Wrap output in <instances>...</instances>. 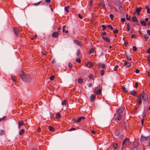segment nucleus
<instances>
[{
	"label": "nucleus",
	"mask_w": 150,
	"mask_h": 150,
	"mask_svg": "<svg viewBox=\"0 0 150 150\" xmlns=\"http://www.w3.org/2000/svg\"><path fill=\"white\" fill-rule=\"evenodd\" d=\"M19 75L22 80L26 82H29L31 81L32 77L29 75L25 74L23 71H20Z\"/></svg>",
	"instance_id": "1"
},
{
	"label": "nucleus",
	"mask_w": 150,
	"mask_h": 150,
	"mask_svg": "<svg viewBox=\"0 0 150 150\" xmlns=\"http://www.w3.org/2000/svg\"><path fill=\"white\" fill-rule=\"evenodd\" d=\"M140 95H142V98L143 100L144 101L146 102L148 101V97L146 93H143Z\"/></svg>",
	"instance_id": "2"
},
{
	"label": "nucleus",
	"mask_w": 150,
	"mask_h": 150,
	"mask_svg": "<svg viewBox=\"0 0 150 150\" xmlns=\"http://www.w3.org/2000/svg\"><path fill=\"white\" fill-rule=\"evenodd\" d=\"M73 41L74 44L80 47L82 46L83 44L81 42V41L75 40H73Z\"/></svg>",
	"instance_id": "3"
},
{
	"label": "nucleus",
	"mask_w": 150,
	"mask_h": 150,
	"mask_svg": "<svg viewBox=\"0 0 150 150\" xmlns=\"http://www.w3.org/2000/svg\"><path fill=\"white\" fill-rule=\"evenodd\" d=\"M129 139L127 138H126L124 140L123 142L122 145L123 146H126L129 144Z\"/></svg>",
	"instance_id": "4"
},
{
	"label": "nucleus",
	"mask_w": 150,
	"mask_h": 150,
	"mask_svg": "<svg viewBox=\"0 0 150 150\" xmlns=\"http://www.w3.org/2000/svg\"><path fill=\"white\" fill-rule=\"evenodd\" d=\"M149 140H150V137L149 136L145 137L142 136L140 139L141 141H149Z\"/></svg>",
	"instance_id": "5"
},
{
	"label": "nucleus",
	"mask_w": 150,
	"mask_h": 150,
	"mask_svg": "<svg viewBox=\"0 0 150 150\" xmlns=\"http://www.w3.org/2000/svg\"><path fill=\"white\" fill-rule=\"evenodd\" d=\"M114 116L115 119L119 121L120 120L122 119L121 115L118 113H116L114 115Z\"/></svg>",
	"instance_id": "6"
},
{
	"label": "nucleus",
	"mask_w": 150,
	"mask_h": 150,
	"mask_svg": "<svg viewBox=\"0 0 150 150\" xmlns=\"http://www.w3.org/2000/svg\"><path fill=\"white\" fill-rule=\"evenodd\" d=\"M13 29L15 34L17 36H18L20 32L19 29L16 27H13Z\"/></svg>",
	"instance_id": "7"
},
{
	"label": "nucleus",
	"mask_w": 150,
	"mask_h": 150,
	"mask_svg": "<svg viewBox=\"0 0 150 150\" xmlns=\"http://www.w3.org/2000/svg\"><path fill=\"white\" fill-rule=\"evenodd\" d=\"M138 98L137 101V103L139 104V105H141L142 104V95H139L137 97Z\"/></svg>",
	"instance_id": "8"
},
{
	"label": "nucleus",
	"mask_w": 150,
	"mask_h": 150,
	"mask_svg": "<svg viewBox=\"0 0 150 150\" xmlns=\"http://www.w3.org/2000/svg\"><path fill=\"white\" fill-rule=\"evenodd\" d=\"M142 8L141 7L137 8L135 10V13H137L138 15H140V11L142 10Z\"/></svg>",
	"instance_id": "9"
},
{
	"label": "nucleus",
	"mask_w": 150,
	"mask_h": 150,
	"mask_svg": "<svg viewBox=\"0 0 150 150\" xmlns=\"http://www.w3.org/2000/svg\"><path fill=\"white\" fill-rule=\"evenodd\" d=\"M102 38L105 41H106L108 42H110V38H108L106 36H103V35L102 36Z\"/></svg>",
	"instance_id": "10"
},
{
	"label": "nucleus",
	"mask_w": 150,
	"mask_h": 150,
	"mask_svg": "<svg viewBox=\"0 0 150 150\" xmlns=\"http://www.w3.org/2000/svg\"><path fill=\"white\" fill-rule=\"evenodd\" d=\"M130 93L132 96L136 97L137 96V92L134 90L131 91L130 92Z\"/></svg>",
	"instance_id": "11"
},
{
	"label": "nucleus",
	"mask_w": 150,
	"mask_h": 150,
	"mask_svg": "<svg viewBox=\"0 0 150 150\" xmlns=\"http://www.w3.org/2000/svg\"><path fill=\"white\" fill-rule=\"evenodd\" d=\"M85 119V118L84 117H80L79 118H78L76 120H75V122L79 123V122H80L82 119L84 120V119Z\"/></svg>",
	"instance_id": "12"
},
{
	"label": "nucleus",
	"mask_w": 150,
	"mask_h": 150,
	"mask_svg": "<svg viewBox=\"0 0 150 150\" xmlns=\"http://www.w3.org/2000/svg\"><path fill=\"white\" fill-rule=\"evenodd\" d=\"M18 127L19 129L20 127L22 125H24V122L23 120H21L20 121H19L18 122Z\"/></svg>",
	"instance_id": "13"
},
{
	"label": "nucleus",
	"mask_w": 150,
	"mask_h": 150,
	"mask_svg": "<svg viewBox=\"0 0 150 150\" xmlns=\"http://www.w3.org/2000/svg\"><path fill=\"white\" fill-rule=\"evenodd\" d=\"M59 35V33L57 32H54L52 34V36L53 37L56 38Z\"/></svg>",
	"instance_id": "14"
},
{
	"label": "nucleus",
	"mask_w": 150,
	"mask_h": 150,
	"mask_svg": "<svg viewBox=\"0 0 150 150\" xmlns=\"http://www.w3.org/2000/svg\"><path fill=\"white\" fill-rule=\"evenodd\" d=\"M124 65L126 66V67L127 68L130 67L131 66L130 63L127 61H126L125 62Z\"/></svg>",
	"instance_id": "15"
},
{
	"label": "nucleus",
	"mask_w": 150,
	"mask_h": 150,
	"mask_svg": "<svg viewBox=\"0 0 150 150\" xmlns=\"http://www.w3.org/2000/svg\"><path fill=\"white\" fill-rule=\"evenodd\" d=\"M99 4L103 8L105 9V6L104 2L103 1H101L100 3Z\"/></svg>",
	"instance_id": "16"
},
{
	"label": "nucleus",
	"mask_w": 150,
	"mask_h": 150,
	"mask_svg": "<svg viewBox=\"0 0 150 150\" xmlns=\"http://www.w3.org/2000/svg\"><path fill=\"white\" fill-rule=\"evenodd\" d=\"M91 102H93L96 98V96L92 94L90 97Z\"/></svg>",
	"instance_id": "17"
},
{
	"label": "nucleus",
	"mask_w": 150,
	"mask_h": 150,
	"mask_svg": "<svg viewBox=\"0 0 150 150\" xmlns=\"http://www.w3.org/2000/svg\"><path fill=\"white\" fill-rule=\"evenodd\" d=\"M133 145L134 148H137L138 145V143L137 141H134L133 142Z\"/></svg>",
	"instance_id": "18"
},
{
	"label": "nucleus",
	"mask_w": 150,
	"mask_h": 150,
	"mask_svg": "<svg viewBox=\"0 0 150 150\" xmlns=\"http://www.w3.org/2000/svg\"><path fill=\"white\" fill-rule=\"evenodd\" d=\"M124 111V108H120L117 111V113L119 114H120L122 113Z\"/></svg>",
	"instance_id": "19"
},
{
	"label": "nucleus",
	"mask_w": 150,
	"mask_h": 150,
	"mask_svg": "<svg viewBox=\"0 0 150 150\" xmlns=\"http://www.w3.org/2000/svg\"><path fill=\"white\" fill-rule=\"evenodd\" d=\"M95 90H94V92L96 95L100 94L101 93V89H99L96 92H95Z\"/></svg>",
	"instance_id": "20"
},
{
	"label": "nucleus",
	"mask_w": 150,
	"mask_h": 150,
	"mask_svg": "<svg viewBox=\"0 0 150 150\" xmlns=\"http://www.w3.org/2000/svg\"><path fill=\"white\" fill-rule=\"evenodd\" d=\"M11 78L12 79V81L15 82H17V81L16 80V77L15 76L12 75L11 76Z\"/></svg>",
	"instance_id": "21"
},
{
	"label": "nucleus",
	"mask_w": 150,
	"mask_h": 150,
	"mask_svg": "<svg viewBox=\"0 0 150 150\" xmlns=\"http://www.w3.org/2000/svg\"><path fill=\"white\" fill-rule=\"evenodd\" d=\"M132 21L134 22H137L138 21V20L136 17L133 16L132 18Z\"/></svg>",
	"instance_id": "22"
},
{
	"label": "nucleus",
	"mask_w": 150,
	"mask_h": 150,
	"mask_svg": "<svg viewBox=\"0 0 150 150\" xmlns=\"http://www.w3.org/2000/svg\"><path fill=\"white\" fill-rule=\"evenodd\" d=\"M25 132V130L23 129H22L19 132V135H21Z\"/></svg>",
	"instance_id": "23"
},
{
	"label": "nucleus",
	"mask_w": 150,
	"mask_h": 150,
	"mask_svg": "<svg viewBox=\"0 0 150 150\" xmlns=\"http://www.w3.org/2000/svg\"><path fill=\"white\" fill-rule=\"evenodd\" d=\"M67 104V100H64L62 103V105L64 106H66Z\"/></svg>",
	"instance_id": "24"
},
{
	"label": "nucleus",
	"mask_w": 150,
	"mask_h": 150,
	"mask_svg": "<svg viewBox=\"0 0 150 150\" xmlns=\"http://www.w3.org/2000/svg\"><path fill=\"white\" fill-rule=\"evenodd\" d=\"M146 9H147V12L148 14L150 13V9L147 6H145Z\"/></svg>",
	"instance_id": "25"
},
{
	"label": "nucleus",
	"mask_w": 150,
	"mask_h": 150,
	"mask_svg": "<svg viewBox=\"0 0 150 150\" xmlns=\"http://www.w3.org/2000/svg\"><path fill=\"white\" fill-rule=\"evenodd\" d=\"M127 30L128 32L130 30V26L129 23H127Z\"/></svg>",
	"instance_id": "26"
},
{
	"label": "nucleus",
	"mask_w": 150,
	"mask_h": 150,
	"mask_svg": "<svg viewBox=\"0 0 150 150\" xmlns=\"http://www.w3.org/2000/svg\"><path fill=\"white\" fill-rule=\"evenodd\" d=\"M122 88L123 90L125 93H127L128 92V90L125 87H122Z\"/></svg>",
	"instance_id": "27"
},
{
	"label": "nucleus",
	"mask_w": 150,
	"mask_h": 150,
	"mask_svg": "<svg viewBox=\"0 0 150 150\" xmlns=\"http://www.w3.org/2000/svg\"><path fill=\"white\" fill-rule=\"evenodd\" d=\"M104 71L103 69H101L100 71V73L101 76H103L104 74Z\"/></svg>",
	"instance_id": "28"
},
{
	"label": "nucleus",
	"mask_w": 150,
	"mask_h": 150,
	"mask_svg": "<svg viewBox=\"0 0 150 150\" xmlns=\"http://www.w3.org/2000/svg\"><path fill=\"white\" fill-rule=\"evenodd\" d=\"M48 129L50 131H53L54 130V129L53 127L51 126H49L48 127Z\"/></svg>",
	"instance_id": "29"
},
{
	"label": "nucleus",
	"mask_w": 150,
	"mask_h": 150,
	"mask_svg": "<svg viewBox=\"0 0 150 150\" xmlns=\"http://www.w3.org/2000/svg\"><path fill=\"white\" fill-rule=\"evenodd\" d=\"M113 147L115 149H116L118 147V144H114L113 145Z\"/></svg>",
	"instance_id": "30"
},
{
	"label": "nucleus",
	"mask_w": 150,
	"mask_h": 150,
	"mask_svg": "<svg viewBox=\"0 0 150 150\" xmlns=\"http://www.w3.org/2000/svg\"><path fill=\"white\" fill-rule=\"evenodd\" d=\"M61 117V115L59 113H57L56 115V117L57 119H59Z\"/></svg>",
	"instance_id": "31"
},
{
	"label": "nucleus",
	"mask_w": 150,
	"mask_h": 150,
	"mask_svg": "<svg viewBox=\"0 0 150 150\" xmlns=\"http://www.w3.org/2000/svg\"><path fill=\"white\" fill-rule=\"evenodd\" d=\"M88 77L89 78L92 79L93 80H94L93 76V75H92V74H89V75H88Z\"/></svg>",
	"instance_id": "32"
},
{
	"label": "nucleus",
	"mask_w": 150,
	"mask_h": 150,
	"mask_svg": "<svg viewBox=\"0 0 150 150\" xmlns=\"http://www.w3.org/2000/svg\"><path fill=\"white\" fill-rule=\"evenodd\" d=\"M83 82L82 79L81 78L79 79L78 80V82L79 83H81Z\"/></svg>",
	"instance_id": "33"
},
{
	"label": "nucleus",
	"mask_w": 150,
	"mask_h": 150,
	"mask_svg": "<svg viewBox=\"0 0 150 150\" xmlns=\"http://www.w3.org/2000/svg\"><path fill=\"white\" fill-rule=\"evenodd\" d=\"M94 50H95V49L94 48L91 49L89 52V53L90 54L91 53H93L94 52Z\"/></svg>",
	"instance_id": "34"
},
{
	"label": "nucleus",
	"mask_w": 150,
	"mask_h": 150,
	"mask_svg": "<svg viewBox=\"0 0 150 150\" xmlns=\"http://www.w3.org/2000/svg\"><path fill=\"white\" fill-rule=\"evenodd\" d=\"M126 57L128 60L131 61L132 60V58L129 56L126 55Z\"/></svg>",
	"instance_id": "35"
},
{
	"label": "nucleus",
	"mask_w": 150,
	"mask_h": 150,
	"mask_svg": "<svg viewBox=\"0 0 150 150\" xmlns=\"http://www.w3.org/2000/svg\"><path fill=\"white\" fill-rule=\"evenodd\" d=\"M5 134L4 131L3 130H1L0 131V135H2Z\"/></svg>",
	"instance_id": "36"
},
{
	"label": "nucleus",
	"mask_w": 150,
	"mask_h": 150,
	"mask_svg": "<svg viewBox=\"0 0 150 150\" xmlns=\"http://www.w3.org/2000/svg\"><path fill=\"white\" fill-rule=\"evenodd\" d=\"M126 19L127 20H130V16H128V15L127 14L126 15Z\"/></svg>",
	"instance_id": "37"
},
{
	"label": "nucleus",
	"mask_w": 150,
	"mask_h": 150,
	"mask_svg": "<svg viewBox=\"0 0 150 150\" xmlns=\"http://www.w3.org/2000/svg\"><path fill=\"white\" fill-rule=\"evenodd\" d=\"M69 8V6H67L66 7H65L64 8V9L66 10V12L67 13L69 12V11L68 10V9Z\"/></svg>",
	"instance_id": "38"
},
{
	"label": "nucleus",
	"mask_w": 150,
	"mask_h": 150,
	"mask_svg": "<svg viewBox=\"0 0 150 150\" xmlns=\"http://www.w3.org/2000/svg\"><path fill=\"white\" fill-rule=\"evenodd\" d=\"M141 23L142 25H145L146 24V22L144 21H142L140 22Z\"/></svg>",
	"instance_id": "39"
},
{
	"label": "nucleus",
	"mask_w": 150,
	"mask_h": 150,
	"mask_svg": "<svg viewBox=\"0 0 150 150\" xmlns=\"http://www.w3.org/2000/svg\"><path fill=\"white\" fill-rule=\"evenodd\" d=\"M89 63L90 66H89V67H88L91 68V67H93V64L91 62H89Z\"/></svg>",
	"instance_id": "40"
},
{
	"label": "nucleus",
	"mask_w": 150,
	"mask_h": 150,
	"mask_svg": "<svg viewBox=\"0 0 150 150\" xmlns=\"http://www.w3.org/2000/svg\"><path fill=\"white\" fill-rule=\"evenodd\" d=\"M118 68V66L117 65H116L114 68V71H116L117 69Z\"/></svg>",
	"instance_id": "41"
},
{
	"label": "nucleus",
	"mask_w": 150,
	"mask_h": 150,
	"mask_svg": "<svg viewBox=\"0 0 150 150\" xmlns=\"http://www.w3.org/2000/svg\"><path fill=\"white\" fill-rule=\"evenodd\" d=\"M144 37L146 41H147L149 38V37L146 35H144Z\"/></svg>",
	"instance_id": "42"
},
{
	"label": "nucleus",
	"mask_w": 150,
	"mask_h": 150,
	"mask_svg": "<svg viewBox=\"0 0 150 150\" xmlns=\"http://www.w3.org/2000/svg\"><path fill=\"white\" fill-rule=\"evenodd\" d=\"M5 118L6 117L5 116H4L3 118L0 119V122H1L3 121H4Z\"/></svg>",
	"instance_id": "43"
},
{
	"label": "nucleus",
	"mask_w": 150,
	"mask_h": 150,
	"mask_svg": "<svg viewBox=\"0 0 150 150\" xmlns=\"http://www.w3.org/2000/svg\"><path fill=\"white\" fill-rule=\"evenodd\" d=\"M41 2V1H40L36 3H34L33 5L35 6H37L39 5Z\"/></svg>",
	"instance_id": "44"
},
{
	"label": "nucleus",
	"mask_w": 150,
	"mask_h": 150,
	"mask_svg": "<svg viewBox=\"0 0 150 150\" xmlns=\"http://www.w3.org/2000/svg\"><path fill=\"white\" fill-rule=\"evenodd\" d=\"M107 26L111 30H112L113 29V28L111 25H107Z\"/></svg>",
	"instance_id": "45"
},
{
	"label": "nucleus",
	"mask_w": 150,
	"mask_h": 150,
	"mask_svg": "<svg viewBox=\"0 0 150 150\" xmlns=\"http://www.w3.org/2000/svg\"><path fill=\"white\" fill-rule=\"evenodd\" d=\"M80 53V51L79 50H77L76 52V55L77 56H78Z\"/></svg>",
	"instance_id": "46"
},
{
	"label": "nucleus",
	"mask_w": 150,
	"mask_h": 150,
	"mask_svg": "<svg viewBox=\"0 0 150 150\" xmlns=\"http://www.w3.org/2000/svg\"><path fill=\"white\" fill-rule=\"evenodd\" d=\"M76 61L77 62H78V63H79L81 62V59H80L77 58L76 59Z\"/></svg>",
	"instance_id": "47"
},
{
	"label": "nucleus",
	"mask_w": 150,
	"mask_h": 150,
	"mask_svg": "<svg viewBox=\"0 0 150 150\" xmlns=\"http://www.w3.org/2000/svg\"><path fill=\"white\" fill-rule=\"evenodd\" d=\"M133 51L134 52L136 51L137 50V47L135 46H133Z\"/></svg>",
	"instance_id": "48"
},
{
	"label": "nucleus",
	"mask_w": 150,
	"mask_h": 150,
	"mask_svg": "<svg viewBox=\"0 0 150 150\" xmlns=\"http://www.w3.org/2000/svg\"><path fill=\"white\" fill-rule=\"evenodd\" d=\"M102 28H103V29H102V30H105V28H106V26L105 25H102Z\"/></svg>",
	"instance_id": "49"
},
{
	"label": "nucleus",
	"mask_w": 150,
	"mask_h": 150,
	"mask_svg": "<svg viewBox=\"0 0 150 150\" xmlns=\"http://www.w3.org/2000/svg\"><path fill=\"white\" fill-rule=\"evenodd\" d=\"M54 76H51L50 77V79L52 81L54 80Z\"/></svg>",
	"instance_id": "50"
},
{
	"label": "nucleus",
	"mask_w": 150,
	"mask_h": 150,
	"mask_svg": "<svg viewBox=\"0 0 150 150\" xmlns=\"http://www.w3.org/2000/svg\"><path fill=\"white\" fill-rule=\"evenodd\" d=\"M105 64H103L101 65V67L103 69H104L105 67Z\"/></svg>",
	"instance_id": "51"
},
{
	"label": "nucleus",
	"mask_w": 150,
	"mask_h": 150,
	"mask_svg": "<svg viewBox=\"0 0 150 150\" xmlns=\"http://www.w3.org/2000/svg\"><path fill=\"white\" fill-rule=\"evenodd\" d=\"M110 19L112 20L113 19V14H110Z\"/></svg>",
	"instance_id": "52"
},
{
	"label": "nucleus",
	"mask_w": 150,
	"mask_h": 150,
	"mask_svg": "<svg viewBox=\"0 0 150 150\" xmlns=\"http://www.w3.org/2000/svg\"><path fill=\"white\" fill-rule=\"evenodd\" d=\"M68 66L70 68H71L72 66V64L71 63H68Z\"/></svg>",
	"instance_id": "53"
},
{
	"label": "nucleus",
	"mask_w": 150,
	"mask_h": 150,
	"mask_svg": "<svg viewBox=\"0 0 150 150\" xmlns=\"http://www.w3.org/2000/svg\"><path fill=\"white\" fill-rule=\"evenodd\" d=\"M75 130H76V129L75 128H71V129H70L69 130V131H72Z\"/></svg>",
	"instance_id": "54"
},
{
	"label": "nucleus",
	"mask_w": 150,
	"mask_h": 150,
	"mask_svg": "<svg viewBox=\"0 0 150 150\" xmlns=\"http://www.w3.org/2000/svg\"><path fill=\"white\" fill-rule=\"evenodd\" d=\"M131 37L132 38H136L137 37L134 34H132L131 35Z\"/></svg>",
	"instance_id": "55"
},
{
	"label": "nucleus",
	"mask_w": 150,
	"mask_h": 150,
	"mask_svg": "<svg viewBox=\"0 0 150 150\" xmlns=\"http://www.w3.org/2000/svg\"><path fill=\"white\" fill-rule=\"evenodd\" d=\"M146 115V113L145 112H144L142 115V116L144 117H145Z\"/></svg>",
	"instance_id": "56"
},
{
	"label": "nucleus",
	"mask_w": 150,
	"mask_h": 150,
	"mask_svg": "<svg viewBox=\"0 0 150 150\" xmlns=\"http://www.w3.org/2000/svg\"><path fill=\"white\" fill-rule=\"evenodd\" d=\"M118 30H114L113 31V33H118Z\"/></svg>",
	"instance_id": "57"
},
{
	"label": "nucleus",
	"mask_w": 150,
	"mask_h": 150,
	"mask_svg": "<svg viewBox=\"0 0 150 150\" xmlns=\"http://www.w3.org/2000/svg\"><path fill=\"white\" fill-rule=\"evenodd\" d=\"M121 22L124 23L125 21V18H121Z\"/></svg>",
	"instance_id": "58"
},
{
	"label": "nucleus",
	"mask_w": 150,
	"mask_h": 150,
	"mask_svg": "<svg viewBox=\"0 0 150 150\" xmlns=\"http://www.w3.org/2000/svg\"><path fill=\"white\" fill-rule=\"evenodd\" d=\"M106 33L105 32H102L101 33V35L102 36H104V35H106Z\"/></svg>",
	"instance_id": "59"
},
{
	"label": "nucleus",
	"mask_w": 150,
	"mask_h": 150,
	"mask_svg": "<svg viewBox=\"0 0 150 150\" xmlns=\"http://www.w3.org/2000/svg\"><path fill=\"white\" fill-rule=\"evenodd\" d=\"M66 26L64 25L63 27V32H65V28H66Z\"/></svg>",
	"instance_id": "60"
},
{
	"label": "nucleus",
	"mask_w": 150,
	"mask_h": 150,
	"mask_svg": "<svg viewBox=\"0 0 150 150\" xmlns=\"http://www.w3.org/2000/svg\"><path fill=\"white\" fill-rule=\"evenodd\" d=\"M89 64H90L89 62H87V63L86 64H85V66H86V67H89V66H88V65Z\"/></svg>",
	"instance_id": "61"
},
{
	"label": "nucleus",
	"mask_w": 150,
	"mask_h": 150,
	"mask_svg": "<svg viewBox=\"0 0 150 150\" xmlns=\"http://www.w3.org/2000/svg\"><path fill=\"white\" fill-rule=\"evenodd\" d=\"M38 132H40L41 131V129L40 127L38 128L37 130Z\"/></svg>",
	"instance_id": "62"
},
{
	"label": "nucleus",
	"mask_w": 150,
	"mask_h": 150,
	"mask_svg": "<svg viewBox=\"0 0 150 150\" xmlns=\"http://www.w3.org/2000/svg\"><path fill=\"white\" fill-rule=\"evenodd\" d=\"M147 32L148 34L150 35V30H147Z\"/></svg>",
	"instance_id": "63"
},
{
	"label": "nucleus",
	"mask_w": 150,
	"mask_h": 150,
	"mask_svg": "<svg viewBox=\"0 0 150 150\" xmlns=\"http://www.w3.org/2000/svg\"><path fill=\"white\" fill-rule=\"evenodd\" d=\"M147 53H149V54L150 53V47H149L148 50H147Z\"/></svg>",
	"instance_id": "64"
}]
</instances>
